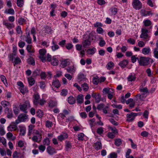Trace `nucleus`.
Wrapping results in <instances>:
<instances>
[{
    "mask_svg": "<svg viewBox=\"0 0 158 158\" xmlns=\"http://www.w3.org/2000/svg\"><path fill=\"white\" fill-rule=\"evenodd\" d=\"M68 94V91L66 89H63L62 90L61 95L63 96H65Z\"/></svg>",
    "mask_w": 158,
    "mask_h": 158,
    "instance_id": "obj_54",
    "label": "nucleus"
},
{
    "mask_svg": "<svg viewBox=\"0 0 158 158\" xmlns=\"http://www.w3.org/2000/svg\"><path fill=\"white\" fill-rule=\"evenodd\" d=\"M141 30L142 32L140 36V38L147 39L149 37L148 34V30L147 29L142 28Z\"/></svg>",
    "mask_w": 158,
    "mask_h": 158,
    "instance_id": "obj_6",
    "label": "nucleus"
},
{
    "mask_svg": "<svg viewBox=\"0 0 158 158\" xmlns=\"http://www.w3.org/2000/svg\"><path fill=\"white\" fill-rule=\"evenodd\" d=\"M44 145H49L50 144V140L48 138H46L43 141Z\"/></svg>",
    "mask_w": 158,
    "mask_h": 158,
    "instance_id": "obj_45",
    "label": "nucleus"
},
{
    "mask_svg": "<svg viewBox=\"0 0 158 158\" xmlns=\"http://www.w3.org/2000/svg\"><path fill=\"white\" fill-rule=\"evenodd\" d=\"M77 103L78 104H81L84 101L83 95L81 94H80L77 96Z\"/></svg>",
    "mask_w": 158,
    "mask_h": 158,
    "instance_id": "obj_12",
    "label": "nucleus"
},
{
    "mask_svg": "<svg viewBox=\"0 0 158 158\" xmlns=\"http://www.w3.org/2000/svg\"><path fill=\"white\" fill-rule=\"evenodd\" d=\"M138 113H134L131 112L130 114H127V121L128 122H131L134 120L135 118L138 114Z\"/></svg>",
    "mask_w": 158,
    "mask_h": 158,
    "instance_id": "obj_5",
    "label": "nucleus"
},
{
    "mask_svg": "<svg viewBox=\"0 0 158 158\" xmlns=\"http://www.w3.org/2000/svg\"><path fill=\"white\" fill-rule=\"evenodd\" d=\"M14 65L15 66L16 64H19L21 62V60L19 57H16L15 59V61L13 62Z\"/></svg>",
    "mask_w": 158,
    "mask_h": 158,
    "instance_id": "obj_39",
    "label": "nucleus"
},
{
    "mask_svg": "<svg viewBox=\"0 0 158 158\" xmlns=\"http://www.w3.org/2000/svg\"><path fill=\"white\" fill-rule=\"evenodd\" d=\"M6 114H7L6 117L9 119H11L13 117V114L11 110L9 112H7Z\"/></svg>",
    "mask_w": 158,
    "mask_h": 158,
    "instance_id": "obj_35",
    "label": "nucleus"
},
{
    "mask_svg": "<svg viewBox=\"0 0 158 158\" xmlns=\"http://www.w3.org/2000/svg\"><path fill=\"white\" fill-rule=\"evenodd\" d=\"M38 148L41 152H43L45 150L46 147L44 145H40L39 146Z\"/></svg>",
    "mask_w": 158,
    "mask_h": 158,
    "instance_id": "obj_47",
    "label": "nucleus"
},
{
    "mask_svg": "<svg viewBox=\"0 0 158 158\" xmlns=\"http://www.w3.org/2000/svg\"><path fill=\"white\" fill-rule=\"evenodd\" d=\"M93 82L94 84L97 85L99 82V79L98 77H94L93 78Z\"/></svg>",
    "mask_w": 158,
    "mask_h": 158,
    "instance_id": "obj_42",
    "label": "nucleus"
},
{
    "mask_svg": "<svg viewBox=\"0 0 158 158\" xmlns=\"http://www.w3.org/2000/svg\"><path fill=\"white\" fill-rule=\"evenodd\" d=\"M0 78L1 80V81L3 82L4 84L6 86V85H7V80H6V78L3 75H1L0 76Z\"/></svg>",
    "mask_w": 158,
    "mask_h": 158,
    "instance_id": "obj_41",
    "label": "nucleus"
},
{
    "mask_svg": "<svg viewBox=\"0 0 158 158\" xmlns=\"http://www.w3.org/2000/svg\"><path fill=\"white\" fill-rule=\"evenodd\" d=\"M37 115L39 118H41L43 115V113L42 110L38 109L37 111Z\"/></svg>",
    "mask_w": 158,
    "mask_h": 158,
    "instance_id": "obj_52",
    "label": "nucleus"
},
{
    "mask_svg": "<svg viewBox=\"0 0 158 158\" xmlns=\"http://www.w3.org/2000/svg\"><path fill=\"white\" fill-rule=\"evenodd\" d=\"M138 45L139 47L142 48L145 45V44L143 41H140L138 43Z\"/></svg>",
    "mask_w": 158,
    "mask_h": 158,
    "instance_id": "obj_63",
    "label": "nucleus"
},
{
    "mask_svg": "<svg viewBox=\"0 0 158 158\" xmlns=\"http://www.w3.org/2000/svg\"><path fill=\"white\" fill-rule=\"evenodd\" d=\"M94 148L96 150H98L102 148V146L100 141H97L94 144Z\"/></svg>",
    "mask_w": 158,
    "mask_h": 158,
    "instance_id": "obj_11",
    "label": "nucleus"
},
{
    "mask_svg": "<svg viewBox=\"0 0 158 158\" xmlns=\"http://www.w3.org/2000/svg\"><path fill=\"white\" fill-rule=\"evenodd\" d=\"M53 123L52 122L47 120L46 122V127L48 128L52 126Z\"/></svg>",
    "mask_w": 158,
    "mask_h": 158,
    "instance_id": "obj_56",
    "label": "nucleus"
},
{
    "mask_svg": "<svg viewBox=\"0 0 158 158\" xmlns=\"http://www.w3.org/2000/svg\"><path fill=\"white\" fill-rule=\"evenodd\" d=\"M67 72L69 73L73 74L76 70V68L75 67L74 65L69 66L66 69Z\"/></svg>",
    "mask_w": 158,
    "mask_h": 158,
    "instance_id": "obj_8",
    "label": "nucleus"
},
{
    "mask_svg": "<svg viewBox=\"0 0 158 158\" xmlns=\"http://www.w3.org/2000/svg\"><path fill=\"white\" fill-rule=\"evenodd\" d=\"M40 88L42 89H44L46 86L45 82L41 81L40 82Z\"/></svg>",
    "mask_w": 158,
    "mask_h": 158,
    "instance_id": "obj_53",
    "label": "nucleus"
},
{
    "mask_svg": "<svg viewBox=\"0 0 158 158\" xmlns=\"http://www.w3.org/2000/svg\"><path fill=\"white\" fill-rule=\"evenodd\" d=\"M68 137V135L66 133L64 135H61L58 136L57 138L58 139L62 141L63 140L67 139Z\"/></svg>",
    "mask_w": 158,
    "mask_h": 158,
    "instance_id": "obj_15",
    "label": "nucleus"
},
{
    "mask_svg": "<svg viewBox=\"0 0 158 158\" xmlns=\"http://www.w3.org/2000/svg\"><path fill=\"white\" fill-rule=\"evenodd\" d=\"M3 24L9 29H11L14 26L13 24L10 23L7 20H3Z\"/></svg>",
    "mask_w": 158,
    "mask_h": 158,
    "instance_id": "obj_7",
    "label": "nucleus"
},
{
    "mask_svg": "<svg viewBox=\"0 0 158 158\" xmlns=\"http://www.w3.org/2000/svg\"><path fill=\"white\" fill-rule=\"evenodd\" d=\"M46 52V50L45 49H41L39 50V53L40 56H44Z\"/></svg>",
    "mask_w": 158,
    "mask_h": 158,
    "instance_id": "obj_49",
    "label": "nucleus"
},
{
    "mask_svg": "<svg viewBox=\"0 0 158 158\" xmlns=\"http://www.w3.org/2000/svg\"><path fill=\"white\" fill-rule=\"evenodd\" d=\"M13 110L14 114L15 115L18 114L19 113V110L18 108L15 106L13 108Z\"/></svg>",
    "mask_w": 158,
    "mask_h": 158,
    "instance_id": "obj_58",
    "label": "nucleus"
},
{
    "mask_svg": "<svg viewBox=\"0 0 158 158\" xmlns=\"http://www.w3.org/2000/svg\"><path fill=\"white\" fill-rule=\"evenodd\" d=\"M27 61L28 63L31 65L34 66L35 64V62L34 59L31 56H29V58H28Z\"/></svg>",
    "mask_w": 158,
    "mask_h": 158,
    "instance_id": "obj_17",
    "label": "nucleus"
},
{
    "mask_svg": "<svg viewBox=\"0 0 158 158\" xmlns=\"http://www.w3.org/2000/svg\"><path fill=\"white\" fill-rule=\"evenodd\" d=\"M144 25L145 27L150 26L152 24L151 21L149 19H146L143 21Z\"/></svg>",
    "mask_w": 158,
    "mask_h": 158,
    "instance_id": "obj_33",
    "label": "nucleus"
},
{
    "mask_svg": "<svg viewBox=\"0 0 158 158\" xmlns=\"http://www.w3.org/2000/svg\"><path fill=\"white\" fill-rule=\"evenodd\" d=\"M51 64L54 66H56L58 64V60L56 58V56H53L52 60H51Z\"/></svg>",
    "mask_w": 158,
    "mask_h": 158,
    "instance_id": "obj_14",
    "label": "nucleus"
},
{
    "mask_svg": "<svg viewBox=\"0 0 158 158\" xmlns=\"http://www.w3.org/2000/svg\"><path fill=\"white\" fill-rule=\"evenodd\" d=\"M47 151L50 155H52L56 152L55 149L50 146H48L47 148Z\"/></svg>",
    "mask_w": 158,
    "mask_h": 158,
    "instance_id": "obj_9",
    "label": "nucleus"
},
{
    "mask_svg": "<svg viewBox=\"0 0 158 158\" xmlns=\"http://www.w3.org/2000/svg\"><path fill=\"white\" fill-rule=\"evenodd\" d=\"M84 134L81 133L78 135V139L79 140H83L84 139Z\"/></svg>",
    "mask_w": 158,
    "mask_h": 158,
    "instance_id": "obj_55",
    "label": "nucleus"
},
{
    "mask_svg": "<svg viewBox=\"0 0 158 158\" xmlns=\"http://www.w3.org/2000/svg\"><path fill=\"white\" fill-rule=\"evenodd\" d=\"M48 106L51 108H52L53 107L56 106L57 105V102L53 100H50L48 102Z\"/></svg>",
    "mask_w": 158,
    "mask_h": 158,
    "instance_id": "obj_23",
    "label": "nucleus"
},
{
    "mask_svg": "<svg viewBox=\"0 0 158 158\" xmlns=\"http://www.w3.org/2000/svg\"><path fill=\"white\" fill-rule=\"evenodd\" d=\"M139 90L141 92H143V95H144L145 94L148 93V90L147 87H145L143 88H140L139 89Z\"/></svg>",
    "mask_w": 158,
    "mask_h": 158,
    "instance_id": "obj_40",
    "label": "nucleus"
},
{
    "mask_svg": "<svg viewBox=\"0 0 158 158\" xmlns=\"http://www.w3.org/2000/svg\"><path fill=\"white\" fill-rule=\"evenodd\" d=\"M72 147L71 143L68 141L66 140L65 142V148L67 151H69Z\"/></svg>",
    "mask_w": 158,
    "mask_h": 158,
    "instance_id": "obj_16",
    "label": "nucleus"
},
{
    "mask_svg": "<svg viewBox=\"0 0 158 158\" xmlns=\"http://www.w3.org/2000/svg\"><path fill=\"white\" fill-rule=\"evenodd\" d=\"M17 4L18 6L22 7L23 5V0H17Z\"/></svg>",
    "mask_w": 158,
    "mask_h": 158,
    "instance_id": "obj_43",
    "label": "nucleus"
},
{
    "mask_svg": "<svg viewBox=\"0 0 158 158\" xmlns=\"http://www.w3.org/2000/svg\"><path fill=\"white\" fill-rule=\"evenodd\" d=\"M101 96L100 94H98V95L95 98V102L97 103H99L101 101Z\"/></svg>",
    "mask_w": 158,
    "mask_h": 158,
    "instance_id": "obj_60",
    "label": "nucleus"
},
{
    "mask_svg": "<svg viewBox=\"0 0 158 158\" xmlns=\"http://www.w3.org/2000/svg\"><path fill=\"white\" fill-rule=\"evenodd\" d=\"M52 44L53 45L52 46L51 48L53 51H54L59 48V46L56 44L54 41H52Z\"/></svg>",
    "mask_w": 158,
    "mask_h": 158,
    "instance_id": "obj_28",
    "label": "nucleus"
},
{
    "mask_svg": "<svg viewBox=\"0 0 158 158\" xmlns=\"http://www.w3.org/2000/svg\"><path fill=\"white\" fill-rule=\"evenodd\" d=\"M31 46H32L31 45H28L26 49L29 53H33L34 52L33 50L31 49Z\"/></svg>",
    "mask_w": 158,
    "mask_h": 158,
    "instance_id": "obj_48",
    "label": "nucleus"
},
{
    "mask_svg": "<svg viewBox=\"0 0 158 158\" xmlns=\"http://www.w3.org/2000/svg\"><path fill=\"white\" fill-rule=\"evenodd\" d=\"M111 14L112 15H115L118 12V10L116 8L112 7L110 9Z\"/></svg>",
    "mask_w": 158,
    "mask_h": 158,
    "instance_id": "obj_34",
    "label": "nucleus"
},
{
    "mask_svg": "<svg viewBox=\"0 0 158 158\" xmlns=\"http://www.w3.org/2000/svg\"><path fill=\"white\" fill-rule=\"evenodd\" d=\"M34 100L33 101L34 104L35 105H37L39 104V101L40 98L39 95L38 94H35L34 95Z\"/></svg>",
    "mask_w": 158,
    "mask_h": 158,
    "instance_id": "obj_10",
    "label": "nucleus"
},
{
    "mask_svg": "<svg viewBox=\"0 0 158 158\" xmlns=\"http://www.w3.org/2000/svg\"><path fill=\"white\" fill-rule=\"evenodd\" d=\"M114 144L117 146H119L122 143V142L121 140L120 139H117L114 140Z\"/></svg>",
    "mask_w": 158,
    "mask_h": 158,
    "instance_id": "obj_31",
    "label": "nucleus"
},
{
    "mask_svg": "<svg viewBox=\"0 0 158 158\" xmlns=\"http://www.w3.org/2000/svg\"><path fill=\"white\" fill-rule=\"evenodd\" d=\"M150 58L148 57H140L139 59H138V61L140 66H146L150 63Z\"/></svg>",
    "mask_w": 158,
    "mask_h": 158,
    "instance_id": "obj_1",
    "label": "nucleus"
},
{
    "mask_svg": "<svg viewBox=\"0 0 158 158\" xmlns=\"http://www.w3.org/2000/svg\"><path fill=\"white\" fill-rule=\"evenodd\" d=\"M30 106L29 102L26 101L23 104L20 105V109L25 113H27V110Z\"/></svg>",
    "mask_w": 158,
    "mask_h": 158,
    "instance_id": "obj_3",
    "label": "nucleus"
},
{
    "mask_svg": "<svg viewBox=\"0 0 158 158\" xmlns=\"http://www.w3.org/2000/svg\"><path fill=\"white\" fill-rule=\"evenodd\" d=\"M142 14L144 16L149 15H152V14L151 13V11H145L144 12H143Z\"/></svg>",
    "mask_w": 158,
    "mask_h": 158,
    "instance_id": "obj_61",
    "label": "nucleus"
},
{
    "mask_svg": "<svg viewBox=\"0 0 158 158\" xmlns=\"http://www.w3.org/2000/svg\"><path fill=\"white\" fill-rule=\"evenodd\" d=\"M1 104L3 107H6V106H10V105L9 102L6 101H2L1 102Z\"/></svg>",
    "mask_w": 158,
    "mask_h": 158,
    "instance_id": "obj_29",
    "label": "nucleus"
},
{
    "mask_svg": "<svg viewBox=\"0 0 158 158\" xmlns=\"http://www.w3.org/2000/svg\"><path fill=\"white\" fill-rule=\"evenodd\" d=\"M65 47L67 49L70 50L73 47V45L71 43H69L65 45Z\"/></svg>",
    "mask_w": 158,
    "mask_h": 158,
    "instance_id": "obj_59",
    "label": "nucleus"
},
{
    "mask_svg": "<svg viewBox=\"0 0 158 158\" xmlns=\"http://www.w3.org/2000/svg\"><path fill=\"white\" fill-rule=\"evenodd\" d=\"M52 31L51 27L48 26L46 27L44 30L45 33L47 34H51Z\"/></svg>",
    "mask_w": 158,
    "mask_h": 158,
    "instance_id": "obj_46",
    "label": "nucleus"
},
{
    "mask_svg": "<svg viewBox=\"0 0 158 158\" xmlns=\"http://www.w3.org/2000/svg\"><path fill=\"white\" fill-rule=\"evenodd\" d=\"M103 93L105 94H108L110 93H113L114 92V90L112 89L105 88L103 89Z\"/></svg>",
    "mask_w": 158,
    "mask_h": 158,
    "instance_id": "obj_22",
    "label": "nucleus"
},
{
    "mask_svg": "<svg viewBox=\"0 0 158 158\" xmlns=\"http://www.w3.org/2000/svg\"><path fill=\"white\" fill-rule=\"evenodd\" d=\"M109 120L113 125L116 126L118 125L117 122H116L114 119L110 118Z\"/></svg>",
    "mask_w": 158,
    "mask_h": 158,
    "instance_id": "obj_62",
    "label": "nucleus"
},
{
    "mask_svg": "<svg viewBox=\"0 0 158 158\" xmlns=\"http://www.w3.org/2000/svg\"><path fill=\"white\" fill-rule=\"evenodd\" d=\"M114 64L113 62L112 61L109 62L106 65V68L110 70L113 68Z\"/></svg>",
    "mask_w": 158,
    "mask_h": 158,
    "instance_id": "obj_26",
    "label": "nucleus"
},
{
    "mask_svg": "<svg viewBox=\"0 0 158 158\" xmlns=\"http://www.w3.org/2000/svg\"><path fill=\"white\" fill-rule=\"evenodd\" d=\"M150 49L149 47L144 48L142 49V52L144 55H147L149 53Z\"/></svg>",
    "mask_w": 158,
    "mask_h": 158,
    "instance_id": "obj_27",
    "label": "nucleus"
},
{
    "mask_svg": "<svg viewBox=\"0 0 158 158\" xmlns=\"http://www.w3.org/2000/svg\"><path fill=\"white\" fill-rule=\"evenodd\" d=\"M82 44L84 47L89 46L90 45L91 42L88 40H85L82 42Z\"/></svg>",
    "mask_w": 158,
    "mask_h": 158,
    "instance_id": "obj_30",
    "label": "nucleus"
},
{
    "mask_svg": "<svg viewBox=\"0 0 158 158\" xmlns=\"http://www.w3.org/2000/svg\"><path fill=\"white\" fill-rule=\"evenodd\" d=\"M133 7L136 10H139L142 6V4L139 0H134L132 3Z\"/></svg>",
    "mask_w": 158,
    "mask_h": 158,
    "instance_id": "obj_4",
    "label": "nucleus"
},
{
    "mask_svg": "<svg viewBox=\"0 0 158 158\" xmlns=\"http://www.w3.org/2000/svg\"><path fill=\"white\" fill-rule=\"evenodd\" d=\"M104 131L103 128L102 127H101L98 128L97 131V132L98 134L101 135Z\"/></svg>",
    "mask_w": 158,
    "mask_h": 158,
    "instance_id": "obj_50",
    "label": "nucleus"
},
{
    "mask_svg": "<svg viewBox=\"0 0 158 158\" xmlns=\"http://www.w3.org/2000/svg\"><path fill=\"white\" fill-rule=\"evenodd\" d=\"M52 85H53L56 88H58L60 86V84L58 80H53Z\"/></svg>",
    "mask_w": 158,
    "mask_h": 158,
    "instance_id": "obj_20",
    "label": "nucleus"
},
{
    "mask_svg": "<svg viewBox=\"0 0 158 158\" xmlns=\"http://www.w3.org/2000/svg\"><path fill=\"white\" fill-rule=\"evenodd\" d=\"M81 87L83 89L84 91H87L89 89V86L88 84L86 83H84L82 84L81 85Z\"/></svg>",
    "mask_w": 158,
    "mask_h": 158,
    "instance_id": "obj_38",
    "label": "nucleus"
},
{
    "mask_svg": "<svg viewBox=\"0 0 158 158\" xmlns=\"http://www.w3.org/2000/svg\"><path fill=\"white\" fill-rule=\"evenodd\" d=\"M117 154L115 152H112L110 154L108 158H117Z\"/></svg>",
    "mask_w": 158,
    "mask_h": 158,
    "instance_id": "obj_51",
    "label": "nucleus"
},
{
    "mask_svg": "<svg viewBox=\"0 0 158 158\" xmlns=\"http://www.w3.org/2000/svg\"><path fill=\"white\" fill-rule=\"evenodd\" d=\"M28 81L29 84L31 86L33 85L35 82V81L34 78L32 77H31L28 78Z\"/></svg>",
    "mask_w": 158,
    "mask_h": 158,
    "instance_id": "obj_37",
    "label": "nucleus"
},
{
    "mask_svg": "<svg viewBox=\"0 0 158 158\" xmlns=\"http://www.w3.org/2000/svg\"><path fill=\"white\" fill-rule=\"evenodd\" d=\"M76 99L74 98L73 97L70 96L68 98V102L70 104L73 105L75 103Z\"/></svg>",
    "mask_w": 158,
    "mask_h": 158,
    "instance_id": "obj_25",
    "label": "nucleus"
},
{
    "mask_svg": "<svg viewBox=\"0 0 158 158\" xmlns=\"http://www.w3.org/2000/svg\"><path fill=\"white\" fill-rule=\"evenodd\" d=\"M85 79V78L84 77V76L83 74L80 73L79 74L78 79L79 82H80Z\"/></svg>",
    "mask_w": 158,
    "mask_h": 158,
    "instance_id": "obj_36",
    "label": "nucleus"
},
{
    "mask_svg": "<svg viewBox=\"0 0 158 158\" xmlns=\"http://www.w3.org/2000/svg\"><path fill=\"white\" fill-rule=\"evenodd\" d=\"M28 115L26 114H20L18 116L17 119L16 120L15 123L18 124L21 122H25L28 119Z\"/></svg>",
    "mask_w": 158,
    "mask_h": 158,
    "instance_id": "obj_2",
    "label": "nucleus"
},
{
    "mask_svg": "<svg viewBox=\"0 0 158 158\" xmlns=\"http://www.w3.org/2000/svg\"><path fill=\"white\" fill-rule=\"evenodd\" d=\"M136 79V77L135 75H133L131 73L127 77V80L129 81H135Z\"/></svg>",
    "mask_w": 158,
    "mask_h": 158,
    "instance_id": "obj_18",
    "label": "nucleus"
},
{
    "mask_svg": "<svg viewBox=\"0 0 158 158\" xmlns=\"http://www.w3.org/2000/svg\"><path fill=\"white\" fill-rule=\"evenodd\" d=\"M4 13L6 14L13 15L15 14V11L13 9L10 8L9 9H6Z\"/></svg>",
    "mask_w": 158,
    "mask_h": 158,
    "instance_id": "obj_24",
    "label": "nucleus"
},
{
    "mask_svg": "<svg viewBox=\"0 0 158 158\" xmlns=\"http://www.w3.org/2000/svg\"><path fill=\"white\" fill-rule=\"evenodd\" d=\"M128 60H123V61L119 62L118 65L122 68H124L128 64Z\"/></svg>",
    "mask_w": 158,
    "mask_h": 158,
    "instance_id": "obj_13",
    "label": "nucleus"
},
{
    "mask_svg": "<svg viewBox=\"0 0 158 158\" xmlns=\"http://www.w3.org/2000/svg\"><path fill=\"white\" fill-rule=\"evenodd\" d=\"M153 54L154 57L158 59V51L157 48L154 49Z\"/></svg>",
    "mask_w": 158,
    "mask_h": 158,
    "instance_id": "obj_64",
    "label": "nucleus"
},
{
    "mask_svg": "<svg viewBox=\"0 0 158 158\" xmlns=\"http://www.w3.org/2000/svg\"><path fill=\"white\" fill-rule=\"evenodd\" d=\"M15 55L16 54L13 53L10 54L8 56V57L9 58L10 61L13 62L14 57Z\"/></svg>",
    "mask_w": 158,
    "mask_h": 158,
    "instance_id": "obj_57",
    "label": "nucleus"
},
{
    "mask_svg": "<svg viewBox=\"0 0 158 158\" xmlns=\"http://www.w3.org/2000/svg\"><path fill=\"white\" fill-rule=\"evenodd\" d=\"M40 69H36L32 73V76L33 77H35L39 75L40 73Z\"/></svg>",
    "mask_w": 158,
    "mask_h": 158,
    "instance_id": "obj_32",
    "label": "nucleus"
},
{
    "mask_svg": "<svg viewBox=\"0 0 158 158\" xmlns=\"http://www.w3.org/2000/svg\"><path fill=\"white\" fill-rule=\"evenodd\" d=\"M96 51V49L95 48L93 47L92 48H89L87 51V52L89 55H93L94 54Z\"/></svg>",
    "mask_w": 158,
    "mask_h": 158,
    "instance_id": "obj_19",
    "label": "nucleus"
},
{
    "mask_svg": "<svg viewBox=\"0 0 158 158\" xmlns=\"http://www.w3.org/2000/svg\"><path fill=\"white\" fill-rule=\"evenodd\" d=\"M69 62L68 61V59H65L61 61V67L64 68L67 66L69 64Z\"/></svg>",
    "mask_w": 158,
    "mask_h": 158,
    "instance_id": "obj_21",
    "label": "nucleus"
},
{
    "mask_svg": "<svg viewBox=\"0 0 158 158\" xmlns=\"http://www.w3.org/2000/svg\"><path fill=\"white\" fill-rule=\"evenodd\" d=\"M100 39L101 40L99 43V45L101 47H103L105 45L106 42L102 37L100 38Z\"/></svg>",
    "mask_w": 158,
    "mask_h": 158,
    "instance_id": "obj_44",
    "label": "nucleus"
}]
</instances>
